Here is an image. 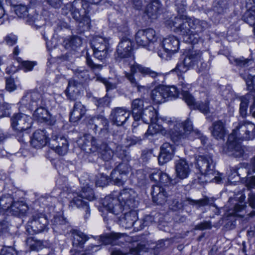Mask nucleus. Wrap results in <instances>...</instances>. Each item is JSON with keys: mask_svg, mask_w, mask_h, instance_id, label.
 <instances>
[{"mask_svg": "<svg viewBox=\"0 0 255 255\" xmlns=\"http://www.w3.org/2000/svg\"><path fill=\"white\" fill-rule=\"evenodd\" d=\"M187 61V58L185 56L182 61L179 62L175 68V70H177L181 73H185L191 67L190 63Z\"/></svg>", "mask_w": 255, "mask_h": 255, "instance_id": "nucleus-51", "label": "nucleus"}, {"mask_svg": "<svg viewBox=\"0 0 255 255\" xmlns=\"http://www.w3.org/2000/svg\"><path fill=\"white\" fill-rule=\"evenodd\" d=\"M81 83L75 79H71L68 81L66 94L67 98L70 101H75L80 97V88Z\"/></svg>", "mask_w": 255, "mask_h": 255, "instance_id": "nucleus-28", "label": "nucleus"}, {"mask_svg": "<svg viewBox=\"0 0 255 255\" xmlns=\"http://www.w3.org/2000/svg\"><path fill=\"white\" fill-rule=\"evenodd\" d=\"M5 89L9 92H12L16 88L14 80L11 78H6L5 80Z\"/></svg>", "mask_w": 255, "mask_h": 255, "instance_id": "nucleus-61", "label": "nucleus"}, {"mask_svg": "<svg viewBox=\"0 0 255 255\" xmlns=\"http://www.w3.org/2000/svg\"><path fill=\"white\" fill-rule=\"evenodd\" d=\"M93 50H111L109 39L101 36H96L91 42Z\"/></svg>", "mask_w": 255, "mask_h": 255, "instance_id": "nucleus-39", "label": "nucleus"}, {"mask_svg": "<svg viewBox=\"0 0 255 255\" xmlns=\"http://www.w3.org/2000/svg\"><path fill=\"white\" fill-rule=\"evenodd\" d=\"M47 220L44 215L39 213L32 216L27 225L26 231L29 234H34L43 231L47 225Z\"/></svg>", "mask_w": 255, "mask_h": 255, "instance_id": "nucleus-18", "label": "nucleus"}, {"mask_svg": "<svg viewBox=\"0 0 255 255\" xmlns=\"http://www.w3.org/2000/svg\"><path fill=\"white\" fill-rule=\"evenodd\" d=\"M116 146L115 154L117 156L123 160L128 161L130 159V156L128 150L120 145H116Z\"/></svg>", "mask_w": 255, "mask_h": 255, "instance_id": "nucleus-46", "label": "nucleus"}, {"mask_svg": "<svg viewBox=\"0 0 255 255\" xmlns=\"http://www.w3.org/2000/svg\"><path fill=\"white\" fill-rule=\"evenodd\" d=\"M72 246L71 250L75 251L76 252H79L80 249H83L84 245L89 239V237L81 231L78 230L72 231Z\"/></svg>", "mask_w": 255, "mask_h": 255, "instance_id": "nucleus-27", "label": "nucleus"}, {"mask_svg": "<svg viewBox=\"0 0 255 255\" xmlns=\"http://www.w3.org/2000/svg\"><path fill=\"white\" fill-rule=\"evenodd\" d=\"M82 44V39L77 36H74L70 38L66 39L63 42V46L65 49H75L80 47Z\"/></svg>", "mask_w": 255, "mask_h": 255, "instance_id": "nucleus-43", "label": "nucleus"}, {"mask_svg": "<svg viewBox=\"0 0 255 255\" xmlns=\"http://www.w3.org/2000/svg\"><path fill=\"white\" fill-rule=\"evenodd\" d=\"M102 206L109 212L103 213V219L107 224L112 221L113 217L118 215L123 211L135 208L138 205V201L135 192L131 189H125L122 191L118 198L107 196L102 200Z\"/></svg>", "mask_w": 255, "mask_h": 255, "instance_id": "nucleus-2", "label": "nucleus"}, {"mask_svg": "<svg viewBox=\"0 0 255 255\" xmlns=\"http://www.w3.org/2000/svg\"><path fill=\"white\" fill-rule=\"evenodd\" d=\"M114 58L121 66H129L130 69L133 65L138 64L135 62L132 54V42L129 38L125 37L121 39L114 53Z\"/></svg>", "mask_w": 255, "mask_h": 255, "instance_id": "nucleus-7", "label": "nucleus"}, {"mask_svg": "<svg viewBox=\"0 0 255 255\" xmlns=\"http://www.w3.org/2000/svg\"><path fill=\"white\" fill-rule=\"evenodd\" d=\"M73 198L70 201L69 206L74 208H82L85 212L84 219L87 220L90 216V209L88 203L83 199H86L91 200L94 198L93 191L91 188L86 184V186L83 187L80 193L73 192Z\"/></svg>", "mask_w": 255, "mask_h": 255, "instance_id": "nucleus-10", "label": "nucleus"}, {"mask_svg": "<svg viewBox=\"0 0 255 255\" xmlns=\"http://www.w3.org/2000/svg\"><path fill=\"white\" fill-rule=\"evenodd\" d=\"M215 166L210 154L198 155L196 158V168L206 178V182L214 180L218 183L221 181V174L215 170Z\"/></svg>", "mask_w": 255, "mask_h": 255, "instance_id": "nucleus-6", "label": "nucleus"}, {"mask_svg": "<svg viewBox=\"0 0 255 255\" xmlns=\"http://www.w3.org/2000/svg\"><path fill=\"white\" fill-rule=\"evenodd\" d=\"M86 62L87 66L90 67L92 70L95 71L96 70H100L103 68L102 64H96L93 62L91 56L88 53L86 56Z\"/></svg>", "mask_w": 255, "mask_h": 255, "instance_id": "nucleus-52", "label": "nucleus"}, {"mask_svg": "<svg viewBox=\"0 0 255 255\" xmlns=\"http://www.w3.org/2000/svg\"><path fill=\"white\" fill-rule=\"evenodd\" d=\"M93 55L96 59L103 61L107 58L111 52V50H93Z\"/></svg>", "mask_w": 255, "mask_h": 255, "instance_id": "nucleus-49", "label": "nucleus"}, {"mask_svg": "<svg viewBox=\"0 0 255 255\" xmlns=\"http://www.w3.org/2000/svg\"><path fill=\"white\" fill-rule=\"evenodd\" d=\"M163 122L164 128H168L172 140L176 144H182L190 136L200 138L203 144L206 143L207 138L198 129H193L192 122L187 120L184 122L172 121L167 117L158 118Z\"/></svg>", "mask_w": 255, "mask_h": 255, "instance_id": "nucleus-3", "label": "nucleus"}, {"mask_svg": "<svg viewBox=\"0 0 255 255\" xmlns=\"http://www.w3.org/2000/svg\"><path fill=\"white\" fill-rule=\"evenodd\" d=\"M86 109L80 102L75 103L72 111L70 113V121L76 122L80 120L85 114Z\"/></svg>", "mask_w": 255, "mask_h": 255, "instance_id": "nucleus-36", "label": "nucleus"}, {"mask_svg": "<svg viewBox=\"0 0 255 255\" xmlns=\"http://www.w3.org/2000/svg\"><path fill=\"white\" fill-rule=\"evenodd\" d=\"M124 234L111 233L100 236V241L105 245L112 244L121 246L125 241Z\"/></svg>", "mask_w": 255, "mask_h": 255, "instance_id": "nucleus-30", "label": "nucleus"}, {"mask_svg": "<svg viewBox=\"0 0 255 255\" xmlns=\"http://www.w3.org/2000/svg\"><path fill=\"white\" fill-rule=\"evenodd\" d=\"M26 244L29 246L32 251H38L41 247V243L33 240L32 238H28L26 240Z\"/></svg>", "mask_w": 255, "mask_h": 255, "instance_id": "nucleus-58", "label": "nucleus"}, {"mask_svg": "<svg viewBox=\"0 0 255 255\" xmlns=\"http://www.w3.org/2000/svg\"><path fill=\"white\" fill-rule=\"evenodd\" d=\"M162 11V8L159 1H151L146 8V15L151 19H155Z\"/></svg>", "mask_w": 255, "mask_h": 255, "instance_id": "nucleus-37", "label": "nucleus"}, {"mask_svg": "<svg viewBox=\"0 0 255 255\" xmlns=\"http://www.w3.org/2000/svg\"><path fill=\"white\" fill-rule=\"evenodd\" d=\"M8 2L18 17L23 18L27 17L26 22L29 24L33 25L36 28L40 27L44 24V22H40L38 20V18H41L40 15L37 14L33 16L28 15L27 5L19 3L17 1H8Z\"/></svg>", "mask_w": 255, "mask_h": 255, "instance_id": "nucleus-15", "label": "nucleus"}, {"mask_svg": "<svg viewBox=\"0 0 255 255\" xmlns=\"http://www.w3.org/2000/svg\"><path fill=\"white\" fill-rule=\"evenodd\" d=\"M141 246H137L135 248L129 246H125L121 248H115L111 253V255H141L142 251L140 250Z\"/></svg>", "mask_w": 255, "mask_h": 255, "instance_id": "nucleus-40", "label": "nucleus"}, {"mask_svg": "<svg viewBox=\"0 0 255 255\" xmlns=\"http://www.w3.org/2000/svg\"><path fill=\"white\" fill-rule=\"evenodd\" d=\"M52 229L53 231L60 234H66L70 232L72 229L69 223L62 216H56L52 220Z\"/></svg>", "mask_w": 255, "mask_h": 255, "instance_id": "nucleus-24", "label": "nucleus"}, {"mask_svg": "<svg viewBox=\"0 0 255 255\" xmlns=\"http://www.w3.org/2000/svg\"><path fill=\"white\" fill-rule=\"evenodd\" d=\"M175 170L176 177L182 180L187 178L190 172L189 165L184 159H179L175 161Z\"/></svg>", "mask_w": 255, "mask_h": 255, "instance_id": "nucleus-29", "label": "nucleus"}, {"mask_svg": "<svg viewBox=\"0 0 255 255\" xmlns=\"http://www.w3.org/2000/svg\"><path fill=\"white\" fill-rule=\"evenodd\" d=\"M87 127L95 133L98 131L99 134L105 135L109 132V123L108 120L103 116L98 115L90 116L86 120Z\"/></svg>", "mask_w": 255, "mask_h": 255, "instance_id": "nucleus-16", "label": "nucleus"}, {"mask_svg": "<svg viewBox=\"0 0 255 255\" xmlns=\"http://www.w3.org/2000/svg\"><path fill=\"white\" fill-rule=\"evenodd\" d=\"M186 1H176L175 6L178 13V16L176 17H179L181 15H184V13L186 11Z\"/></svg>", "mask_w": 255, "mask_h": 255, "instance_id": "nucleus-57", "label": "nucleus"}, {"mask_svg": "<svg viewBox=\"0 0 255 255\" xmlns=\"http://www.w3.org/2000/svg\"><path fill=\"white\" fill-rule=\"evenodd\" d=\"M74 74L75 77L81 81L79 82L81 83V85L82 82L87 81L90 79L89 71L86 69H76L74 71Z\"/></svg>", "mask_w": 255, "mask_h": 255, "instance_id": "nucleus-48", "label": "nucleus"}, {"mask_svg": "<svg viewBox=\"0 0 255 255\" xmlns=\"http://www.w3.org/2000/svg\"><path fill=\"white\" fill-rule=\"evenodd\" d=\"M188 201L189 204L195 205L197 208L203 207L206 205L213 206L214 203V198H209L208 197H205L203 199L197 200L189 199Z\"/></svg>", "mask_w": 255, "mask_h": 255, "instance_id": "nucleus-44", "label": "nucleus"}, {"mask_svg": "<svg viewBox=\"0 0 255 255\" xmlns=\"http://www.w3.org/2000/svg\"><path fill=\"white\" fill-rule=\"evenodd\" d=\"M181 86H182L181 90L182 98L189 106L192 107L194 109L198 110L205 115L210 112L208 101H205L204 102H195L194 97L187 91L190 86L184 83H181Z\"/></svg>", "mask_w": 255, "mask_h": 255, "instance_id": "nucleus-17", "label": "nucleus"}, {"mask_svg": "<svg viewBox=\"0 0 255 255\" xmlns=\"http://www.w3.org/2000/svg\"><path fill=\"white\" fill-rule=\"evenodd\" d=\"M1 255H17L16 251L11 247H3L0 251Z\"/></svg>", "mask_w": 255, "mask_h": 255, "instance_id": "nucleus-64", "label": "nucleus"}, {"mask_svg": "<svg viewBox=\"0 0 255 255\" xmlns=\"http://www.w3.org/2000/svg\"><path fill=\"white\" fill-rule=\"evenodd\" d=\"M157 48L156 52L158 56L162 59L166 60L170 59L171 56L177 52L179 47V41L178 39L174 35H169L164 38L161 43Z\"/></svg>", "mask_w": 255, "mask_h": 255, "instance_id": "nucleus-13", "label": "nucleus"}, {"mask_svg": "<svg viewBox=\"0 0 255 255\" xmlns=\"http://www.w3.org/2000/svg\"><path fill=\"white\" fill-rule=\"evenodd\" d=\"M160 123L159 121L154 123H150L149 124L150 125L148 126V128L146 134L153 135L161 130V127L160 125Z\"/></svg>", "mask_w": 255, "mask_h": 255, "instance_id": "nucleus-53", "label": "nucleus"}, {"mask_svg": "<svg viewBox=\"0 0 255 255\" xmlns=\"http://www.w3.org/2000/svg\"><path fill=\"white\" fill-rule=\"evenodd\" d=\"M140 120H142L143 123L147 124L156 123L159 120L157 113L153 107L151 106H147L144 108L140 114Z\"/></svg>", "mask_w": 255, "mask_h": 255, "instance_id": "nucleus-32", "label": "nucleus"}, {"mask_svg": "<svg viewBox=\"0 0 255 255\" xmlns=\"http://www.w3.org/2000/svg\"><path fill=\"white\" fill-rule=\"evenodd\" d=\"M100 149V146L96 138L93 136H89L85 139L82 145V149L87 153H94Z\"/></svg>", "mask_w": 255, "mask_h": 255, "instance_id": "nucleus-42", "label": "nucleus"}, {"mask_svg": "<svg viewBox=\"0 0 255 255\" xmlns=\"http://www.w3.org/2000/svg\"><path fill=\"white\" fill-rule=\"evenodd\" d=\"M189 23L192 35L198 34L200 37L201 33L208 27V24L206 21L194 17L189 19Z\"/></svg>", "mask_w": 255, "mask_h": 255, "instance_id": "nucleus-35", "label": "nucleus"}, {"mask_svg": "<svg viewBox=\"0 0 255 255\" xmlns=\"http://www.w3.org/2000/svg\"><path fill=\"white\" fill-rule=\"evenodd\" d=\"M23 205L19 202H12L9 209V212L11 213L13 215H18L21 213H23V210L24 209Z\"/></svg>", "mask_w": 255, "mask_h": 255, "instance_id": "nucleus-50", "label": "nucleus"}, {"mask_svg": "<svg viewBox=\"0 0 255 255\" xmlns=\"http://www.w3.org/2000/svg\"><path fill=\"white\" fill-rule=\"evenodd\" d=\"M132 115L134 120L139 121L140 114L144 109V102L141 99L137 98L133 100L131 103Z\"/></svg>", "mask_w": 255, "mask_h": 255, "instance_id": "nucleus-41", "label": "nucleus"}, {"mask_svg": "<svg viewBox=\"0 0 255 255\" xmlns=\"http://www.w3.org/2000/svg\"><path fill=\"white\" fill-rule=\"evenodd\" d=\"M111 103V98L106 95L102 98L97 99L95 105L98 107H109Z\"/></svg>", "mask_w": 255, "mask_h": 255, "instance_id": "nucleus-54", "label": "nucleus"}, {"mask_svg": "<svg viewBox=\"0 0 255 255\" xmlns=\"http://www.w3.org/2000/svg\"><path fill=\"white\" fill-rule=\"evenodd\" d=\"M10 106L7 103L0 104V117H6L9 115Z\"/></svg>", "mask_w": 255, "mask_h": 255, "instance_id": "nucleus-60", "label": "nucleus"}, {"mask_svg": "<svg viewBox=\"0 0 255 255\" xmlns=\"http://www.w3.org/2000/svg\"><path fill=\"white\" fill-rule=\"evenodd\" d=\"M4 40L8 45L13 46L16 43L17 37L13 34H9L5 37Z\"/></svg>", "mask_w": 255, "mask_h": 255, "instance_id": "nucleus-63", "label": "nucleus"}, {"mask_svg": "<svg viewBox=\"0 0 255 255\" xmlns=\"http://www.w3.org/2000/svg\"><path fill=\"white\" fill-rule=\"evenodd\" d=\"M130 168L127 163H120L111 172L110 179L119 186L123 185Z\"/></svg>", "mask_w": 255, "mask_h": 255, "instance_id": "nucleus-20", "label": "nucleus"}, {"mask_svg": "<svg viewBox=\"0 0 255 255\" xmlns=\"http://www.w3.org/2000/svg\"><path fill=\"white\" fill-rule=\"evenodd\" d=\"M186 15H181L179 17H174L165 21V25L172 30L182 35L183 40L187 43H197L200 39L198 34L192 35L189 19Z\"/></svg>", "mask_w": 255, "mask_h": 255, "instance_id": "nucleus-5", "label": "nucleus"}, {"mask_svg": "<svg viewBox=\"0 0 255 255\" xmlns=\"http://www.w3.org/2000/svg\"><path fill=\"white\" fill-rule=\"evenodd\" d=\"M109 179L110 178L106 175L103 173L100 174L99 176L97 177L96 184L99 187H104L108 184Z\"/></svg>", "mask_w": 255, "mask_h": 255, "instance_id": "nucleus-56", "label": "nucleus"}, {"mask_svg": "<svg viewBox=\"0 0 255 255\" xmlns=\"http://www.w3.org/2000/svg\"><path fill=\"white\" fill-rule=\"evenodd\" d=\"M159 182L162 184H174L176 183L175 181L172 180L170 177L165 173H161V175L160 176Z\"/></svg>", "mask_w": 255, "mask_h": 255, "instance_id": "nucleus-59", "label": "nucleus"}, {"mask_svg": "<svg viewBox=\"0 0 255 255\" xmlns=\"http://www.w3.org/2000/svg\"><path fill=\"white\" fill-rule=\"evenodd\" d=\"M91 20L89 16H84L78 24L79 30L80 32H83L90 29L91 26Z\"/></svg>", "mask_w": 255, "mask_h": 255, "instance_id": "nucleus-47", "label": "nucleus"}, {"mask_svg": "<svg viewBox=\"0 0 255 255\" xmlns=\"http://www.w3.org/2000/svg\"><path fill=\"white\" fill-rule=\"evenodd\" d=\"M137 72L141 73L143 76H149L153 79H157L163 77V74L152 70L151 68L143 66L140 64L133 65L131 67L130 72H126L125 76L129 81L132 87H136L137 91L144 93L147 90L146 88L144 86H141L138 84V81L135 78L134 74Z\"/></svg>", "mask_w": 255, "mask_h": 255, "instance_id": "nucleus-9", "label": "nucleus"}, {"mask_svg": "<svg viewBox=\"0 0 255 255\" xmlns=\"http://www.w3.org/2000/svg\"><path fill=\"white\" fill-rule=\"evenodd\" d=\"M129 117L130 113L122 107L113 109L110 115L111 122L117 126H123L128 120Z\"/></svg>", "mask_w": 255, "mask_h": 255, "instance_id": "nucleus-22", "label": "nucleus"}, {"mask_svg": "<svg viewBox=\"0 0 255 255\" xmlns=\"http://www.w3.org/2000/svg\"><path fill=\"white\" fill-rule=\"evenodd\" d=\"M249 101L245 97L241 98V103L240 105V113L241 116L244 118L247 115V110L248 108Z\"/></svg>", "mask_w": 255, "mask_h": 255, "instance_id": "nucleus-55", "label": "nucleus"}, {"mask_svg": "<svg viewBox=\"0 0 255 255\" xmlns=\"http://www.w3.org/2000/svg\"><path fill=\"white\" fill-rule=\"evenodd\" d=\"M48 138L45 130H36L33 134L31 145L35 148H41L46 145Z\"/></svg>", "mask_w": 255, "mask_h": 255, "instance_id": "nucleus-31", "label": "nucleus"}, {"mask_svg": "<svg viewBox=\"0 0 255 255\" xmlns=\"http://www.w3.org/2000/svg\"><path fill=\"white\" fill-rule=\"evenodd\" d=\"M255 138V125L245 120L240 121L236 128L228 136V149L235 156H242L243 150L240 140H252Z\"/></svg>", "mask_w": 255, "mask_h": 255, "instance_id": "nucleus-4", "label": "nucleus"}, {"mask_svg": "<svg viewBox=\"0 0 255 255\" xmlns=\"http://www.w3.org/2000/svg\"><path fill=\"white\" fill-rule=\"evenodd\" d=\"M179 93V91L175 86L161 85L152 90L151 98L154 103L160 104L177 98Z\"/></svg>", "mask_w": 255, "mask_h": 255, "instance_id": "nucleus-14", "label": "nucleus"}, {"mask_svg": "<svg viewBox=\"0 0 255 255\" xmlns=\"http://www.w3.org/2000/svg\"><path fill=\"white\" fill-rule=\"evenodd\" d=\"M174 145L168 142L164 143L160 147V152L158 156V162L161 165L169 161L174 153Z\"/></svg>", "mask_w": 255, "mask_h": 255, "instance_id": "nucleus-26", "label": "nucleus"}, {"mask_svg": "<svg viewBox=\"0 0 255 255\" xmlns=\"http://www.w3.org/2000/svg\"><path fill=\"white\" fill-rule=\"evenodd\" d=\"M155 31L152 28L139 30L135 34V40L137 45L155 52L159 43Z\"/></svg>", "mask_w": 255, "mask_h": 255, "instance_id": "nucleus-11", "label": "nucleus"}, {"mask_svg": "<svg viewBox=\"0 0 255 255\" xmlns=\"http://www.w3.org/2000/svg\"><path fill=\"white\" fill-rule=\"evenodd\" d=\"M51 148L58 154L64 155L68 150V142L67 139L62 135H52L50 140Z\"/></svg>", "mask_w": 255, "mask_h": 255, "instance_id": "nucleus-23", "label": "nucleus"}, {"mask_svg": "<svg viewBox=\"0 0 255 255\" xmlns=\"http://www.w3.org/2000/svg\"><path fill=\"white\" fill-rule=\"evenodd\" d=\"M116 144L113 142H102L100 145V155L102 160L106 162L110 161L113 157L114 152L113 148Z\"/></svg>", "mask_w": 255, "mask_h": 255, "instance_id": "nucleus-33", "label": "nucleus"}, {"mask_svg": "<svg viewBox=\"0 0 255 255\" xmlns=\"http://www.w3.org/2000/svg\"><path fill=\"white\" fill-rule=\"evenodd\" d=\"M12 202L13 199L9 194L2 196L0 198V209L9 210Z\"/></svg>", "mask_w": 255, "mask_h": 255, "instance_id": "nucleus-45", "label": "nucleus"}, {"mask_svg": "<svg viewBox=\"0 0 255 255\" xmlns=\"http://www.w3.org/2000/svg\"><path fill=\"white\" fill-rule=\"evenodd\" d=\"M151 195L153 202L157 205L164 204L170 196L167 188L159 185H152Z\"/></svg>", "mask_w": 255, "mask_h": 255, "instance_id": "nucleus-21", "label": "nucleus"}, {"mask_svg": "<svg viewBox=\"0 0 255 255\" xmlns=\"http://www.w3.org/2000/svg\"><path fill=\"white\" fill-rule=\"evenodd\" d=\"M210 130L212 135L216 139H223L226 133L224 124L221 120L214 122Z\"/></svg>", "mask_w": 255, "mask_h": 255, "instance_id": "nucleus-38", "label": "nucleus"}, {"mask_svg": "<svg viewBox=\"0 0 255 255\" xmlns=\"http://www.w3.org/2000/svg\"><path fill=\"white\" fill-rule=\"evenodd\" d=\"M120 224L126 229H129L132 227H136L138 223H141L140 221L137 220V213L135 211L130 210L126 212L119 218Z\"/></svg>", "mask_w": 255, "mask_h": 255, "instance_id": "nucleus-25", "label": "nucleus"}, {"mask_svg": "<svg viewBox=\"0 0 255 255\" xmlns=\"http://www.w3.org/2000/svg\"><path fill=\"white\" fill-rule=\"evenodd\" d=\"M50 97L48 94H42L37 91L27 92L19 102V110L24 112L26 110H32L36 108L33 114L35 120L53 125L54 121L47 110L50 106Z\"/></svg>", "mask_w": 255, "mask_h": 255, "instance_id": "nucleus-1", "label": "nucleus"}, {"mask_svg": "<svg viewBox=\"0 0 255 255\" xmlns=\"http://www.w3.org/2000/svg\"><path fill=\"white\" fill-rule=\"evenodd\" d=\"M247 10L242 16V19L251 26L255 25V1H246Z\"/></svg>", "mask_w": 255, "mask_h": 255, "instance_id": "nucleus-34", "label": "nucleus"}, {"mask_svg": "<svg viewBox=\"0 0 255 255\" xmlns=\"http://www.w3.org/2000/svg\"><path fill=\"white\" fill-rule=\"evenodd\" d=\"M229 59L231 63L234 61L235 65L244 68L243 71H241L240 75L246 81L248 90L255 92V68L254 67L255 63L253 60L244 57H231Z\"/></svg>", "mask_w": 255, "mask_h": 255, "instance_id": "nucleus-8", "label": "nucleus"}, {"mask_svg": "<svg viewBox=\"0 0 255 255\" xmlns=\"http://www.w3.org/2000/svg\"><path fill=\"white\" fill-rule=\"evenodd\" d=\"M32 122L30 116L22 113L16 114L11 118V126L15 131H22L31 128Z\"/></svg>", "mask_w": 255, "mask_h": 255, "instance_id": "nucleus-19", "label": "nucleus"}, {"mask_svg": "<svg viewBox=\"0 0 255 255\" xmlns=\"http://www.w3.org/2000/svg\"><path fill=\"white\" fill-rule=\"evenodd\" d=\"M99 247V245H92L87 247V248L85 250V253H80V252H76L73 255H87L88 254H90L91 253H94L97 252L99 249L97 248Z\"/></svg>", "mask_w": 255, "mask_h": 255, "instance_id": "nucleus-62", "label": "nucleus"}, {"mask_svg": "<svg viewBox=\"0 0 255 255\" xmlns=\"http://www.w3.org/2000/svg\"><path fill=\"white\" fill-rule=\"evenodd\" d=\"M186 57L191 67L195 68L198 73L206 72L210 68V57L207 52L193 50L189 51Z\"/></svg>", "mask_w": 255, "mask_h": 255, "instance_id": "nucleus-12", "label": "nucleus"}]
</instances>
